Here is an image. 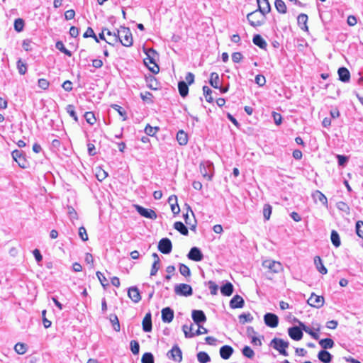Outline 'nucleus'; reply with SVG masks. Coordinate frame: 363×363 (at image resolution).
Returning a JSON list of instances; mask_svg holds the SVG:
<instances>
[{
    "mask_svg": "<svg viewBox=\"0 0 363 363\" xmlns=\"http://www.w3.org/2000/svg\"><path fill=\"white\" fill-rule=\"evenodd\" d=\"M118 42H121L125 47H130L133 45V39L131 31L128 28L121 26L118 30Z\"/></svg>",
    "mask_w": 363,
    "mask_h": 363,
    "instance_id": "obj_1",
    "label": "nucleus"
},
{
    "mask_svg": "<svg viewBox=\"0 0 363 363\" xmlns=\"http://www.w3.org/2000/svg\"><path fill=\"white\" fill-rule=\"evenodd\" d=\"M269 346L277 350L280 354L284 357L289 356V353L286 351V349L289 346V342L288 341H285L281 338L274 337L271 340Z\"/></svg>",
    "mask_w": 363,
    "mask_h": 363,
    "instance_id": "obj_2",
    "label": "nucleus"
},
{
    "mask_svg": "<svg viewBox=\"0 0 363 363\" xmlns=\"http://www.w3.org/2000/svg\"><path fill=\"white\" fill-rule=\"evenodd\" d=\"M264 268L268 269L269 272L273 273H279L283 270L282 264L279 262L272 259H267L262 262Z\"/></svg>",
    "mask_w": 363,
    "mask_h": 363,
    "instance_id": "obj_3",
    "label": "nucleus"
},
{
    "mask_svg": "<svg viewBox=\"0 0 363 363\" xmlns=\"http://www.w3.org/2000/svg\"><path fill=\"white\" fill-rule=\"evenodd\" d=\"M13 159L18 163L21 168L26 169L28 166V162L25 158L22 151L15 150L11 153Z\"/></svg>",
    "mask_w": 363,
    "mask_h": 363,
    "instance_id": "obj_4",
    "label": "nucleus"
},
{
    "mask_svg": "<svg viewBox=\"0 0 363 363\" xmlns=\"http://www.w3.org/2000/svg\"><path fill=\"white\" fill-rule=\"evenodd\" d=\"M147 54V57L144 59V62L147 65L148 63L153 64V67H150L149 69L153 72V73H158L159 72V67L155 63V56L157 55V52L153 49H150Z\"/></svg>",
    "mask_w": 363,
    "mask_h": 363,
    "instance_id": "obj_5",
    "label": "nucleus"
},
{
    "mask_svg": "<svg viewBox=\"0 0 363 363\" xmlns=\"http://www.w3.org/2000/svg\"><path fill=\"white\" fill-rule=\"evenodd\" d=\"M174 292L177 295L184 296H189L193 294L191 286L186 284H177L174 287Z\"/></svg>",
    "mask_w": 363,
    "mask_h": 363,
    "instance_id": "obj_6",
    "label": "nucleus"
},
{
    "mask_svg": "<svg viewBox=\"0 0 363 363\" xmlns=\"http://www.w3.org/2000/svg\"><path fill=\"white\" fill-rule=\"evenodd\" d=\"M137 212L142 216L155 220L157 218V214L155 211L149 208H145L140 205H135Z\"/></svg>",
    "mask_w": 363,
    "mask_h": 363,
    "instance_id": "obj_7",
    "label": "nucleus"
},
{
    "mask_svg": "<svg viewBox=\"0 0 363 363\" xmlns=\"http://www.w3.org/2000/svg\"><path fill=\"white\" fill-rule=\"evenodd\" d=\"M172 249V242L169 238H162L158 243V250L163 254H169Z\"/></svg>",
    "mask_w": 363,
    "mask_h": 363,
    "instance_id": "obj_8",
    "label": "nucleus"
},
{
    "mask_svg": "<svg viewBox=\"0 0 363 363\" xmlns=\"http://www.w3.org/2000/svg\"><path fill=\"white\" fill-rule=\"evenodd\" d=\"M288 334L289 337L296 341L301 340L303 337V330L298 326H293L288 329Z\"/></svg>",
    "mask_w": 363,
    "mask_h": 363,
    "instance_id": "obj_9",
    "label": "nucleus"
},
{
    "mask_svg": "<svg viewBox=\"0 0 363 363\" xmlns=\"http://www.w3.org/2000/svg\"><path fill=\"white\" fill-rule=\"evenodd\" d=\"M264 321L268 327L276 328L279 324V318L274 313H267L264 315Z\"/></svg>",
    "mask_w": 363,
    "mask_h": 363,
    "instance_id": "obj_10",
    "label": "nucleus"
},
{
    "mask_svg": "<svg viewBox=\"0 0 363 363\" xmlns=\"http://www.w3.org/2000/svg\"><path fill=\"white\" fill-rule=\"evenodd\" d=\"M169 354H170L169 357L172 360L177 362H181L182 361V352L177 345H175L172 347L171 350L167 353V355H169Z\"/></svg>",
    "mask_w": 363,
    "mask_h": 363,
    "instance_id": "obj_11",
    "label": "nucleus"
},
{
    "mask_svg": "<svg viewBox=\"0 0 363 363\" xmlns=\"http://www.w3.org/2000/svg\"><path fill=\"white\" fill-rule=\"evenodd\" d=\"M187 257L189 259L195 262H200L203 258V255L201 251L197 247H193L192 248H191L190 251L187 255Z\"/></svg>",
    "mask_w": 363,
    "mask_h": 363,
    "instance_id": "obj_12",
    "label": "nucleus"
},
{
    "mask_svg": "<svg viewBox=\"0 0 363 363\" xmlns=\"http://www.w3.org/2000/svg\"><path fill=\"white\" fill-rule=\"evenodd\" d=\"M191 317L194 322L198 325L206 321V316L201 310H193Z\"/></svg>",
    "mask_w": 363,
    "mask_h": 363,
    "instance_id": "obj_13",
    "label": "nucleus"
},
{
    "mask_svg": "<svg viewBox=\"0 0 363 363\" xmlns=\"http://www.w3.org/2000/svg\"><path fill=\"white\" fill-rule=\"evenodd\" d=\"M308 303L313 307L320 308L324 303V298L321 296L312 294L308 300Z\"/></svg>",
    "mask_w": 363,
    "mask_h": 363,
    "instance_id": "obj_14",
    "label": "nucleus"
},
{
    "mask_svg": "<svg viewBox=\"0 0 363 363\" xmlns=\"http://www.w3.org/2000/svg\"><path fill=\"white\" fill-rule=\"evenodd\" d=\"M258 10L261 13L259 17L264 16L271 11V6L268 0H257Z\"/></svg>",
    "mask_w": 363,
    "mask_h": 363,
    "instance_id": "obj_15",
    "label": "nucleus"
},
{
    "mask_svg": "<svg viewBox=\"0 0 363 363\" xmlns=\"http://www.w3.org/2000/svg\"><path fill=\"white\" fill-rule=\"evenodd\" d=\"M257 11L251 12L247 14V19L249 21L250 24L253 27L260 26L262 25L263 22L257 17Z\"/></svg>",
    "mask_w": 363,
    "mask_h": 363,
    "instance_id": "obj_16",
    "label": "nucleus"
},
{
    "mask_svg": "<svg viewBox=\"0 0 363 363\" xmlns=\"http://www.w3.org/2000/svg\"><path fill=\"white\" fill-rule=\"evenodd\" d=\"M162 320L164 323H170L174 318V311L169 307L164 308L162 311Z\"/></svg>",
    "mask_w": 363,
    "mask_h": 363,
    "instance_id": "obj_17",
    "label": "nucleus"
},
{
    "mask_svg": "<svg viewBox=\"0 0 363 363\" xmlns=\"http://www.w3.org/2000/svg\"><path fill=\"white\" fill-rule=\"evenodd\" d=\"M129 298L135 303H138L141 300V296L139 290L136 286H131L128 291Z\"/></svg>",
    "mask_w": 363,
    "mask_h": 363,
    "instance_id": "obj_18",
    "label": "nucleus"
},
{
    "mask_svg": "<svg viewBox=\"0 0 363 363\" xmlns=\"http://www.w3.org/2000/svg\"><path fill=\"white\" fill-rule=\"evenodd\" d=\"M244 299L239 295H235L230 301L231 308H241L244 306Z\"/></svg>",
    "mask_w": 363,
    "mask_h": 363,
    "instance_id": "obj_19",
    "label": "nucleus"
},
{
    "mask_svg": "<svg viewBox=\"0 0 363 363\" xmlns=\"http://www.w3.org/2000/svg\"><path fill=\"white\" fill-rule=\"evenodd\" d=\"M233 348L229 345H224L220 348V355L223 359H228L233 353Z\"/></svg>",
    "mask_w": 363,
    "mask_h": 363,
    "instance_id": "obj_20",
    "label": "nucleus"
},
{
    "mask_svg": "<svg viewBox=\"0 0 363 363\" xmlns=\"http://www.w3.org/2000/svg\"><path fill=\"white\" fill-rule=\"evenodd\" d=\"M143 330L145 332L152 331V315L150 313H147L143 320Z\"/></svg>",
    "mask_w": 363,
    "mask_h": 363,
    "instance_id": "obj_21",
    "label": "nucleus"
},
{
    "mask_svg": "<svg viewBox=\"0 0 363 363\" xmlns=\"http://www.w3.org/2000/svg\"><path fill=\"white\" fill-rule=\"evenodd\" d=\"M339 79L342 82H348L350 79V73L346 67H340L337 71Z\"/></svg>",
    "mask_w": 363,
    "mask_h": 363,
    "instance_id": "obj_22",
    "label": "nucleus"
},
{
    "mask_svg": "<svg viewBox=\"0 0 363 363\" xmlns=\"http://www.w3.org/2000/svg\"><path fill=\"white\" fill-rule=\"evenodd\" d=\"M318 358L323 363H330L332 361L333 356L327 350H320L318 354Z\"/></svg>",
    "mask_w": 363,
    "mask_h": 363,
    "instance_id": "obj_23",
    "label": "nucleus"
},
{
    "mask_svg": "<svg viewBox=\"0 0 363 363\" xmlns=\"http://www.w3.org/2000/svg\"><path fill=\"white\" fill-rule=\"evenodd\" d=\"M298 24L300 28L303 30H308V28L307 26L308 16L305 13H301L297 18Z\"/></svg>",
    "mask_w": 363,
    "mask_h": 363,
    "instance_id": "obj_24",
    "label": "nucleus"
},
{
    "mask_svg": "<svg viewBox=\"0 0 363 363\" xmlns=\"http://www.w3.org/2000/svg\"><path fill=\"white\" fill-rule=\"evenodd\" d=\"M298 323L303 331H305L306 333L309 334L315 340L319 339V335L316 332L312 330L311 328L306 325L303 322L298 320Z\"/></svg>",
    "mask_w": 363,
    "mask_h": 363,
    "instance_id": "obj_25",
    "label": "nucleus"
},
{
    "mask_svg": "<svg viewBox=\"0 0 363 363\" xmlns=\"http://www.w3.org/2000/svg\"><path fill=\"white\" fill-rule=\"evenodd\" d=\"M252 42L255 45H256L261 49H265L267 45L266 41L259 34H256L253 36Z\"/></svg>",
    "mask_w": 363,
    "mask_h": 363,
    "instance_id": "obj_26",
    "label": "nucleus"
},
{
    "mask_svg": "<svg viewBox=\"0 0 363 363\" xmlns=\"http://www.w3.org/2000/svg\"><path fill=\"white\" fill-rule=\"evenodd\" d=\"M233 285L230 282H227L220 287V292L223 296H230L233 292Z\"/></svg>",
    "mask_w": 363,
    "mask_h": 363,
    "instance_id": "obj_27",
    "label": "nucleus"
},
{
    "mask_svg": "<svg viewBox=\"0 0 363 363\" xmlns=\"http://www.w3.org/2000/svg\"><path fill=\"white\" fill-rule=\"evenodd\" d=\"M106 35L108 36V40H106V43L113 45L115 43H118V30L116 32H111L108 29L105 28Z\"/></svg>",
    "mask_w": 363,
    "mask_h": 363,
    "instance_id": "obj_28",
    "label": "nucleus"
},
{
    "mask_svg": "<svg viewBox=\"0 0 363 363\" xmlns=\"http://www.w3.org/2000/svg\"><path fill=\"white\" fill-rule=\"evenodd\" d=\"M177 140L180 145H186L188 143V135L184 130L178 131L177 134Z\"/></svg>",
    "mask_w": 363,
    "mask_h": 363,
    "instance_id": "obj_29",
    "label": "nucleus"
},
{
    "mask_svg": "<svg viewBox=\"0 0 363 363\" xmlns=\"http://www.w3.org/2000/svg\"><path fill=\"white\" fill-rule=\"evenodd\" d=\"M178 89L179 94L182 97H186L189 93L188 84L184 81H181L178 83Z\"/></svg>",
    "mask_w": 363,
    "mask_h": 363,
    "instance_id": "obj_30",
    "label": "nucleus"
},
{
    "mask_svg": "<svg viewBox=\"0 0 363 363\" xmlns=\"http://www.w3.org/2000/svg\"><path fill=\"white\" fill-rule=\"evenodd\" d=\"M313 197L315 201H319L323 205L327 206L328 199L326 196L320 191L316 190L313 194Z\"/></svg>",
    "mask_w": 363,
    "mask_h": 363,
    "instance_id": "obj_31",
    "label": "nucleus"
},
{
    "mask_svg": "<svg viewBox=\"0 0 363 363\" xmlns=\"http://www.w3.org/2000/svg\"><path fill=\"white\" fill-rule=\"evenodd\" d=\"M173 201L175 202V203H171V210L173 214L177 215L179 213L180 208L177 204V197L175 195L169 196L168 199L169 203H171Z\"/></svg>",
    "mask_w": 363,
    "mask_h": 363,
    "instance_id": "obj_32",
    "label": "nucleus"
},
{
    "mask_svg": "<svg viewBox=\"0 0 363 363\" xmlns=\"http://www.w3.org/2000/svg\"><path fill=\"white\" fill-rule=\"evenodd\" d=\"M334 344V341L330 338H325L319 341V345L323 349V350L333 348Z\"/></svg>",
    "mask_w": 363,
    "mask_h": 363,
    "instance_id": "obj_33",
    "label": "nucleus"
},
{
    "mask_svg": "<svg viewBox=\"0 0 363 363\" xmlns=\"http://www.w3.org/2000/svg\"><path fill=\"white\" fill-rule=\"evenodd\" d=\"M314 263L316 266L318 271L322 274H325L328 272L327 269L324 267L322 260L320 257L317 256L314 258Z\"/></svg>",
    "mask_w": 363,
    "mask_h": 363,
    "instance_id": "obj_34",
    "label": "nucleus"
},
{
    "mask_svg": "<svg viewBox=\"0 0 363 363\" xmlns=\"http://www.w3.org/2000/svg\"><path fill=\"white\" fill-rule=\"evenodd\" d=\"M174 228L183 235L187 236L189 235V230L187 228L181 221L175 222L174 224Z\"/></svg>",
    "mask_w": 363,
    "mask_h": 363,
    "instance_id": "obj_35",
    "label": "nucleus"
},
{
    "mask_svg": "<svg viewBox=\"0 0 363 363\" xmlns=\"http://www.w3.org/2000/svg\"><path fill=\"white\" fill-rule=\"evenodd\" d=\"M220 77L218 73L212 72L210 76L209 84L215 89L219 87Z\"/></svg>",
    "mask_w": 363,
    "mask_h": 363,
    "instance_id": "obj_36",
    "label": "nucleus"
},
{
    "mask_svg": "<svg viewBox=\"0 0 363 363\" xmlns=\"http://www.w3.org/2000/svg\"><path fill=\"white\" fill-rule=\"evenodd\" d=\"M330 240H331L333 245L335 247H338L340 246V245H341L340 238L338 233L336 230H333L331 231Z\"/></svg>",
    "mask_w": 363,
    "mask_h": 363,
    "instance_id": "obj_37",
    "label": "nucleus"
},
{
    "mask_svg": "<svg viewBox=\"0 0 363 363\" xmlns=\"http://www.w3.org/2000/svg\"><path fill=\"white\" fill-rule=\"evenodd\" d=\"M238 318L240 323L242 325L246 323H251L253 320V317L250 313H242Z\"/></svg>",
    "mask_w": 363,
    "mask_h": 363,
    "instance_id": "obj_38",
    "label": "nucleus"
},
{
    "mask_svg": "<svg viewBox=\"0 0 363 363\" xmlns=\"http://www.w3.org/2000/svg\"><path fill=\"white\" fill-rule=\"evenodd\" d=\"M275 7L277 11L280 13H286V6L284 1L282 0H276L275 1Z\"/></svg>",
    "mask_w": 363,
    "mask_h": 363,
    "instance_id": "obj_39",
    "label": "nucleus"
},
{
    "mask_svg": "<svg viewBox=\"0 0 363 363\" xmlns=\"http://www.w3.org/2000/svg\"><path fill=\"white\" fill-rule=\"evenodd\" d=\"M197 359L200 363H207L211 361L209 355L206 352H199L197 354Z\"/></svg>",
    "mask_w": 363,
    "mask_h": 363,
    "instance_id": "obj_40",
    "label": "nucleus"
},
{
    "mask_svg": "<svg viewBox=\"0 0 363 363\" xmlns=\"http://www.w3.org/2000/svg\"><path fill=\"white\" fill-rule=\"evenodd\" d=\"M110 321L112 323L113 328L115 331L118 332L120 331L121 327L118 318L116 315L112 314L110 315Z\"/></svg>",
    "mask_w": 363,
    "mask_h": 363,
    "instance_id": "obj_41",
    "label": "nucleus"
},
{
    "mask_svg": "<svg viewBox=\"0 0 363 363\" xmlns=\"http://www.w3.org/2000/svg\"><path fill=\"white\" fill-rule=\"evenodd\" d=\"M25 23L23 19L17 18L14 21V29L17 32H21L23 30Z\"/></svg>",
    "mask_w": 363,
    "mask_h": 363,
    "instance_id": "obj_42",
    "label": "nucleus"
},
{
    "mask_svg": "<svg viewBox=\"0 0 363 363\" xmlns=\"http://www.w3.org/2000/svg\"><path fill=\"white\" fill-rule=\"evenodd\" d=\"M142 363H155L154 356L151 352H145L143 354L142 359Z\"/></svg>",
    "mask_w": 363,
    "mask_h": 363,
    "instance_id": "obj_43",
    "label": "nucleus"
},
{
    "mask_svg": "<svg viewBox=\"0 0 363 363\" xmlns=\"http://www.w3.org/2000/svg\"><path fill=\"white\" fill-rule=\"evenodd\" d=\"M14 350H15L16 352H17L18 354H23L26 352L27 347H26V345H25L23 343L18 342L14 346Z\"/></svg>",
    "mask_w": 363,
    "mask_h": 363,
    "instance_id": "obj_44",
    "label": "nucleus"
},
{
    "mask_svg": "<svg viewBox=\"0 0 363 363\" xmlns=\"http://www.w3.org/2000/svg\"><path fill=\"white\" fill-rule=\"evenodd\" d=\"M272 207L269 204H264L263 207V216L265 220H268L272 214Z\"/></svg>",
    "mask_w": 363,
    "mask_h": 363,
    "instance_id": "obj_45",
    "label": "nucleus"
},
{
    "mask_svg": "<svg viewBox=\"0 0 363 363\" xmlns=\"http://www.w3.org/2000/svg\"><path fill=\"white\" fill-rule=\"evenodd\" d=\"M17 68L19 74L21 75H24L27 72V65L21 59L17 62Z\"/></svg>",
    "mask_w": 363,
    "mask_h": 363,
    "instance_id": "obj_46",
    "label": "nucleus"
},
{
    "mask_svg": "<svg viewBox=\"0 0 363 363\" xmlns=\"http://www.w3.org/2000/svg\"><path fill=\"white\" fill-rule=\"evenodd\" d=\"M56 48L60 50L62 52L65 53L66 55L70 57L72 55L71 51L68 50L64 45L63 43L61 41H58L56 43Z\"/></svg>",
    "mask_w": 363,
    "mask_h": 363,
    "instance_id": "obj_47",
    "label": "nucleus"
},
{
    "mask_svg": "<svg viewBox=\"0 0 363 363\" xmlns=\"http://www.w3.org/2000/svg\"><path fill=\"white\" fill-rule=\"evenodd\" d=\"M159 130L158 127H152L150 125L147 124L145 128V133L150 136L155 135L157 132Z\"/></svg>",
    "mask_w": 363,
    "mask_h": 363,
    "instance_id": "obj_48",
    "label": "nucleus"
},
{
    "mask_svg": "<svg viewBox=\"0 0 363 363\" xmlns=\"http://www.w3.org/2000/svg\"><path fill=\"white\" fill-rule=\"evenodd\" d=\"M242 354L247 358L252 359L255 356L254 351L249 346H245L242 350Z\"/></svg>",
    "mask_w": 363,
    "mask_h": 363,
    "instance_id": "obj_49",
    "label": "nucleus"
},
{
    "mask_svg": "<svg viewBox=\"0 0 363 363\" xmlns=\"http://www.w3.org/2000/svg\"><path fill=\"white\" fill-rule=\"evenodd\" d=\"M66 111L69 113V115L76 121H78V117L74 111V106L73 105H67L66 107Z\"/></svg>",
    "mask_w": 363,
    "mask_h": 363,
    "instance_id": "obj_50",
    "label": "nucleus"
},
{
    "mask_svg": "<svg viewBox=\"0 0 363 363\" xmlns=\"http://www.w3.org/2000/svg\"><path fill=\"white\" fill-rule=\"evenodd\" d=\"M84 118L86 121L90 125H94L96 121L95 116L92 112H86L84 113Z\"/></svg>",
    "mask_w": 363,
    "mask_h": 363,
    "instance_id": "obj_51",
    "label": "nucleus"
},
{
    "mask_svg": "<svg viewBox=\"0 0 363 363\" xmlns=\"http://www.w3.org/2000/svg\"><path fill=\"white\" fill-rule=\"evenodd\" d=\"M130 350L133 354H138L140 351V345L136 340H131L130 342Z\"/></svg>",
    "mask_w": 363,
    "mask_h": 363,
    "instance_id": "obj_52",
    "label": "nucleus"
},
{
    "mask_svg": "<svg viewBox=\"0 0 363 363\" xmlns=\"http://www.w3.org/2000/svg\"><path fill=\"white\" fill-rule=\"evenodd\" d=\"M179 272L184 277H189L191 274L189 268L184 264H179Z\"/></svg>",
    "mask_w": 363,
    "mask_h": 363,
    "instance_id": "obj_53",
    "label": "nucleus"
},
{
    "mask_svg": "<svg viewBox=\"0 0 363 363\" xmlns=\"http://www.w3.org/2000/svg\"><path fill=\"white\" fill-rule=\"evenodd\" d=\"M84 38H89V37H91L93 38L96 42H99V39L97 38V36L95 35L94 32V30L91 28V27H89L86 32L84 33Z\"/></svg>",
    "mask_w": 363,
    "mask_h": 363,
    "instance_id": "obj_54",
    "label": "nucleus"
},
{
    "mask_svg": "<svg viewBox=\"0 0 363 363\" xmlns=\"http://www.w3.org/2000/svg\"><path fill=\"white\" fill-rule=\"evenodd\" d=\"M356 233L359 238H363V221L358 220L356 223Z\"/></svg>",
    "mask_w": 363,
    "mask_h": 363,
    "instance_id": "obj_55",
    "label": "nucleus"
},
{
    "mask_svg": "<svg viewBox=\"0 0 363 363\" xmlns=\"http://www.w3.org/2000/svg\"><path fill=\"white\" fill-rule=\"evenodd\" d=\"M107 176L108 173L102 169H98L96 172V177L97 179L101 182L105 179L107 177Z\"/></svg>",
    "mask_w": 363,
    "mask_h": 363,
    "instance_id": "obj_56",
    "label": "nucleus"
},
{
    "mask_svg": "<svg viewBox=\"0 0 363 363\" xmlns=\"http://www.w3.org/2000/svg\"><path fill=\"white\" fill-rule=\"evenodd\" d=\"M114 110H116L120 116H123V121H125L126 119V112L123 109L122 107H121L120 106L117 105V104H112L111 106Z\"/></svg>",
    "mask_w": 363,
    "mask_h": 363,
    "instance_id": "obj_57",
    "label": "nucleus"
},
{
    "mask_svg": "<svg viewBox=\"0 0 363 363\" xmlns=\"http://www.w3.org/2000/svg\"><path fill=\"white\" fill-rule=\"evenodd\" d=\"M255 83L259 85V86H262L265 84L266 83V79H265V77L264 76L262 75V74H257L256 77H255Z\"/></svg>",
    "mask_w": 363,
    "mask_h": 363,
    "instance_id": "obj_58",
    "label": "nucleus"
},
{
    "mask_svg": "<svg viewBox=\"0 0 363 363\" xmlns=\"http://www.w3.org/2000/svg\"><path fill=\"white\" fill-rule=\"evenodd\" d=\"M337 162L340 166L344 167L348 161V157L345 155H337Z\"/></svg>",
    "mask_w": 363,
    "mask_h": 363,
    "instance_id": "obj_59",
    "label": "nucleus"
},
{
    "mask_svg": "<svg viewBox=\"0 0 363 363\" xmlns=\"http://www.w3.org/2000/svg\"><path fill=\"white\" fill-rule=\"evenodd\" d=\"M337 208L342 211H344V212H346V213H349V211H350V208L348 206V205L343 202V201H340V202H337Z\"/></svg>",
    "mask_w": 363,
    "mask_h": 363,
    "instance_id": "obj_60",
    "label": "nucleus"
},
{
    "mask_svg": "<svg viewBox=\"0 0 363 363\" xmlns=\"http://www.w3.org/2000/svg\"><path fill=\"white\" fill-rule=\"evenodd\" d=\"M79 235L83 241L88 240V235L84 227L82 226L79 228Z\"/></svg>",
    "mask_w": 363,
    "mask_h": 363,
    "instance_id": "obj_61",
    "label": "nucleus"
},
{
    "mask_svg": "<svg viewBox=\"0 0 363 363\" xmlns=\"http://www.w3.org/2000/svg\"><path fill=\"white\" fill-rule=\"evenodd\" d=\"M38 86L44 90H46L48 89L50 83L49 82L45 79H38Z\"/></svg>",
    "mask_w": 363,
    "mask_h": 363,
    "instance_id": "obj_62",
    "label": "nucleus"
},
{
    "mask_svg": "<svg viewBox=\"0 0 363 363\" xmlns=\"http://www.w3.org/2000/svg\"><path fill=\"white\" fill-rule=\"evenodd\" d=\"M208 287L211 290V294L213 295H216L218 291V285L213 281H209L208 282Z\"/></svg>",
    "mask_w": 363,
    "mask_h": 363,
    "instance_id": "obj_63",
    "label": "nucleus"
},
{
    "mask_svg": "<svg viewBox=\"0 0 363 363\" xmlns=\"http://www.w3.org/2000/svg\"><path fill=\"white\" fill-rule=\"evenodd\" d=\"M242 58H243V56H242V53L240 52H235L232 54V60L235 63L240 62Z\"/></svg>",
    "mask_w": 363,
    "mask_h": 363,
    "instance_id": "obj_64",
    "label": "nucleus"
}]
</instances>
